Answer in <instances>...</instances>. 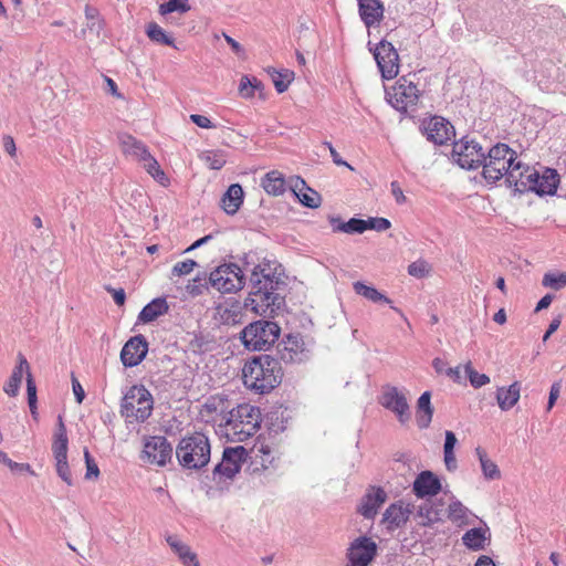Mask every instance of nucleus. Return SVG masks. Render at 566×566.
<instances>
[{
    "label": "nucleus",
    "instance_id": "29",
    "mask_svg": "<svg viewBox=\"0 0 566 566\" xmlns=\"http://www.w3.org/2000/svg\"><path fill=\"white\" fill-rule=\"evenodd\" d=\"M120 145L125 155L133 157L140 164L150 155L146 145L130 135L122 136Z\"/></svg>",
    "mask_w": 566,
    "mask_h": 566
},
{
    "label": "nucleus",
    "instance_id": "22",
    "mask_svg": "<svg viewBox=\"0 0 566 566\" xmlns=\"http://www.w3.org/2000/svg\"><path fill=\"white\" fill-rule=\"evenodd\" d=\"M412 491L419 499L434 496L441 491V482L433 472L422 471L415 479Z\"/></svg>",
    "mask_w": 566,
    "mask_h": 566
},
{
    "label": "nucleus",
    "instance_id": "26",
    "mask_svg": "<svg viewBox=\"0 0 566 566\" xmlns=\"http://www.w3.org/2000/svg\"><path fill=\"white\" fill-rule=\"evenodd\" d=\"M536 181V185L531 191H534L539 196L553 195L557 189L559 176L555 169L542 168V171L538 175V180Z\"/></svg>",
    "mask_w": 566,
    "mask_h": 566
},
{
    "label": "nucleus",
    "instance_id": "32",
    "mask_svg": "<svg viewBox=\"0 0 566 566\" xmlns=\"http://www.w3.org/2000/svg\"><path fill=\"white\" fill-rule=\"evenodd\" d=\"M252 457L263 469H268L274 461L276 450L265 441H256L251 449Z\"/></svg>",
    "mask_w": 566,
    "mask_h": 566
},
{
    "label": "nucleus",
    "instance_id": "21",
    "mask_svg": "<svg viewBox=\"0 0 566 566\" xmlns=\"http://www.w3.org/2000/svg\"><path fill=\"white\" fill-rule=\"evenodd\" d=\"M413 506L411 504H405L403 502H398L390 504L382 516V523L386 525L388 531H394L403 526L410 515L412 514Z\"/></svg>",
    "mask_w": 566,
    "mask_h": 566
},
{
    "label": "nucleus",
    "instance_id": "56",
    "mask_svg": "<svg viewBox=\"0 0 566 566\" xmlns=\"http://www.w3.org/2000/svg\"><path fill=\"white\" fill-rule=\"evenodd\" d=\"M69 439H54L52 451L54 459L67 458Z\"/></svg>",
    "mask_w": 566,
    "mask_h": 566
},
{
    "label": "nucleus",
    "instance_id": "16",
    "mask_svg": "<svg viewBox=\"0 0 566 566\" xmlns=\"http://www.w3.org/2000/svg\"><path fill=\"white\" fill-rule=\"evenodd\" d=\"M245 453L243 447L226 448L221 462L213 470V479H232L240 471Z\"/></svg>",
    "mask_w": 566,
    "mask_h": 566
},
{
    "label": "nucleus",
    "instance_id": "63",
    "mask_svg": "<svg viewBox=\"0 0 566 566\" xmlns=\"http://www.w3.org/2000/svg\"><path fill=\"white\" fill-rule=\"evenodd\" d=\"M446 440L443 451H454V447L458 442L455 434L452 431H446Z\"/></svg>",
    "mask_w": 566,
    "mask_h": 566
},
{
    "label": "nucleus",
    "instance_id": "28",
    "mask_svg": "<svg viewBox=\"0 0 566 566\" xmlns=\"http://www.w3.org/2000/svg\"><path fill=\"white\" fill-rule=\"evenodd\" d=\"M448 518L458 526H464L473 524L478 517L462 502L454 499L448 506Z\"/></svg>",
    "mask_w": 566,
    "mask_h": 566
},
{
    "label": "nucleus",
    "instance_id": "20",
    "mask_svg": "<svg viewBox=\"0 0 566 566\" xmlns=\"http://www.w3.org/2000/svg\"><path fill=\"white\" fill-rule=\"evenodd\" d=\"M244 310H248L244 302L235 298H227L216 307L219 321L224 325L240 324L244 317Z\"/></svg>",
    "mask_w": 566,
    "mask_h": 566
},
{
    "label": "nucleus",
    "instance_id": "1",
    "mask_svg": "<svg viewBox=\"0 0 566 566\" xmlns=\"http://www.w3.org/2000/svg\"><path fill=\"white\" fill-rule=\"evenodd\" d=\"M283 270L275 260L263 259L252 266L250 275V292L244 300L248 310L256 315L273 316L285 304L282 277Z\"/></svg>",
    "mask_w": 566,
    "mask_h": 566
},
{
    "label": "nucleus",
    "instance_id": "25",
    "mask_svg": "<svg viewBox=\"0 0 566 566\" xmlns=\"http://www.w3.org/2000/svg\"><path fill=\"white\" fill-rule=\"evenodd\" d=\"M358 12L367 28L378 24L384 18V4L380 0H357Z\"/></svg>",
    "mask_w": 566,
    "mask_h": 566
},
{
    "label": "nucleus",
    "instance_id": "48",
    "mask_svg": "<svg viewBox=\"0 0 566 566\" xmlns=\"http://www.w3.org/2000/svg\"><path fill=\"white\" fill-rule=\"evenodd\" d=\"M190 10V6L187 0H169L161 3L159 7L160 14L165 15L175 11L185 13Z\"/></svg>",
    "mask_w": 566,
    "mask_h": 566
},
{
    "label": "nucleus",
    "instance_id": "31",
    "mask_svg": "<svg viewBox=\"0 0 566 566\" xmlns=\"http://www.w3.org/2000/svg\"><path fill=\"white\" fill-rule=\"evenodd\" d=\"M490 537L488 527H473L462 536V543L472 551H481L485 547Z\"/></svg>",
    "mask_w": 566,
    "mask_h": 566
},
{
    "label": "nucleus",
    "instance_id": "51",
    "mask_svg": "<svg viewBox=\"0 0 566 566\" xmlns=\"http://www.w3.org/2000/svg\"><path fill=\"white\" fill-rule=\"evenodd\" d=\"M430 271L431 265L424 260H417L408 266V273L418 279L427 276Z\"/></svg>",
    "mask_w": 566,
    "mask_h": 566
},
{
    "label": "nucleus",
    "instance_id": "15",
    "mask_svg": "<svg viewBox=\"0 0 566 566\" xmlns=\"http://www.w3.org/2000/svg\"><path fill=\"white\" fill-rule=\"evenodd\" d=\"M380 403L386 409L394 412L400 423H406L411 418L410 407L402 391L397 387L387 385L382 389Z\"/></svg>",
    "mask_w": 566,
    "mask_h": 566
},
{
    "label": "nucleus",
    "instance_id": "55",
    "mask_svg": "<svg viewBox=\"0 0 566 566\" xmlns=\"http://www.w3.org/2000/svg\"><path fill=\"white\" fill-rule=\"evenodd\" d=\"M366 230H375L378 232L386 231L390 228V221L386 218H368L365 220Z\"/></svg>",
    "mask_w": 566,
    "mask_h": 566
},
{
    "label": "nucleus",
    "instance_id": "60",
    "mask_svg": "<svg viewBox=\"0 0 566 566\" xmlns=\"http://www.w3.org/2000/svg\"><path fill=\"white\" fill-rule=\"evenodd\" d=\"M443 461L449 472H453L458 469L454 451H443Z\"/></svg>",
    "mask_w": 566,
    "mask_h": 566
},
{
    "label": "nucleus",
    "instance_id": "4",
    "mask_svg": "<svg viewBox=\"0 0 566 566\" xmlns=\"http://www.w3.org/2000/svg\"><path fill=\"white\" fill-rule=\"evenodd\" d=\"M516 159L517 154L515 150L506 144L497 143L488 151H484V160L481 165L483 178L491 185L502 178H505V181H507L509 174L518 161Z\"/></svg>",
    "mask_w": 566,
    "mask_h": 566
},
{
    "label": "nucleus",
    "instance_id": "49",
    "mask_svg": "<svg viewBox=\"0 0 566 566\" xmlns=\"http://www.w3.org/2000/svg\"><path fill=\"white\" fill-rule=\"evenodd\" d=\"M464 371L469 377L470 384L474 388H481L490 382V377L485 374H480L476 370H474L471 366V363H468L464 366Z\"/></svg>",
    "mask_w": 566,
    "mask_h": 566
},
{
    "label": "nucleus",
    "instance_id": "13",
    "mask_svg": "<svg viewBox=\"0 0 566 566\" xmlns=\"http://www.w3.org/2000/svg\"><path fill=\"white\" fill-rule=\"evenodd\" d=\"M374 57L382 78L391 80L398 75L399 55L390 42L381 40L374 50Z\"/></svg>",
    "mask_w": 566,
    "mask_h": 566
},
{
    "label": "nucleus",
    "instance_id": "36",
    "mask_svg": "<svg viewBox=\"0 0 566 566\" xmlns=\"http://www.w3.org/2000/svg\"><path fill=\"white\" fill-rule=\"evenodd\" d=\"M433 415V408L431 406V394L424 391L418 399L417 402V423L418 427L424 429L429 427Z\"/></svg>",
    "mask_w": 566,
    "mask_h": 566
},
{
    "label": "nucleus",
    "instance_id": "58",
    "mask_svg": "<svg viewBox=\"0 0 566 566\" xmlns=\"http://www.w3.org/2000/svg\"><path fill=\"white\" fill-rule=\"evenodd\" d=\"M0 462L7 464L12 471H30L28 463H18L12 461L4 452L0 450Z\"/></svg>",
    "mask_w": 566,
    "mask_h": 566
},
{
    "label": "nucleus",
    "instance_id": "35",
    "mask_svg": "<svg viewBox=\"0 0 566 566\" xmlns=\"http://www.w3.org/2000/svg\"><path fill=\"white\" fill-rule=\"evenodd\" d=\"M518 399L520 384L517 381L513 382L507 388L501 387L496 391V400L499 407L504 411L510 410L512 407H514Z\"/></svg>",
    "mask_w": 566,
    "mask_h": 566
},
{
    "label": "nucleus",
    "instance_id": "24",
    "mask_svg": "<svg viewBox=\"0 0 566 566\" xmlns=\"http://www.w3.org/2000/svg\"><path fill=\"white\" fill-rule=\"evenodd\" d=\"M290 187L303 206L312 209L318 208L321 206V195L316 190L310 188L305 180L301 177H294L291 180Z\"/></svg>",
    "mask_w": 566,
    "mask_h": 566
},
{
    "label": "nucleus",
    "instance_id": "9",
    "mask_svg": "<svg viewBox=\"0 0 566 566\" xmlns=\"http://www.w3.org/2000/svg\"><path fill=\"white\" fill-rule=\"evenodd\" d=\"M451 156L461 168L473 170L481 167L484 150L478 142L464 137L453 144Z\"/></svg>",
    "mask_w": 566,
    "mask_h": 566
},
{
    "label": "nucleus",
    "instance_id": "11",
    "mask_svg": "<svg viewBox=\"0 0 566 566\" xmlns=\"http://www.w3.org/2000/svg\"><path fill=\"white\" fill-rule=\"evenodd\" d=\"M172 458V447L163 436L149 437L144 442L140 459L148 464L166 465Z\"/></svg>",
    "mask_w": 566,
    "mask_h": 566
},
{
    "label": "nucleus",
    "instance_id": "43",
    "mask_svg": "<svg viewBox=\"0 0 566 566\" xmlns=\"http://www.w3.org/2000/svg\"><path fill=\"white\" fill-rule=\"evenodd\" d=\"M209 279L203 275H197L192 280H189L185 286V292L190 297H197L205 294L209 289Z\"/></svg>",
    "mask_w": 566,
    "mask_h": 566
},
{
    "label": "nucleus",
    "instance_id": "44",
    "mask_svg": "<svg viewBox=\"0 0 566 566\" xmlns=\"http://www.w3.org/2000/svg\"><path fill=\"white\" fill-rule=\"evenodd\" d=\"M272 81L277 93H284L294 78V73L289 70L271 72Z\"/></svg>",
    "mask_w": 566,
    "mask_h": 566
},
{
    "label": "nucleus",
    "instance_id": "54",
    "mask_svg": "<svg viewBox=\"0 0 566 566\" xmlns=\"http://www.w3.org/2000/svg\"><path fill=\"white\" fill-rule=\"evenodd\" d=\"M102 29L103 20L101 18H95L94 20H86V24L82 29V33L84 36H87L88 34L98 38Z\"/></svg>",
    "mask_w": 566,
    "mask_h": 566
},
{
    "label": "nucleus",
    "instance_id": "27",
    "mask_svg": "<svg viewBox=\"0 0 566 566\" xmlns=\"http://www.w3.org/2000/svg\"><path fill=\"white\" fill-rule=\"evenodd\" d=\"M166 541L185 566H200L197 554L193 553L190 546L181 542L177 536L169 535L167 536Z\"/></svg>",
    "mask_w": 566,
    "mask_h": 566
},
{
    "label": "nucleus",
    "instance_id": "18",
    "mask_svg": "<svg viewBox=\"0 0 566 566\" xmlns=\"http://www.w3.org/2000/svg\"><path fill=\"white\" fill-rule=\"evenodd\" d=\"M539 174L541 171L536 168L523 165L521 161H517V164L513 166L512 171L509 174L506 182L510 187H514L515 191H531L532 188H534L536 185V180H538Z\"/></svg>",
    "mask_w": 566,
    "mask_h": 566
},
{
    "label": "nucleus",
    "instance_id": "34",
    "mask_svg": "<svg viewBox=\"0 0 566 566\" xmlns=\"http://www.w3.org/2000/svg\"><path fill=\"white\" fill-rule=\"evenodd\" d=\"M30 371V366L27 361V359L20 355V363L19 365L13 369L12 375L10 379L7 381V384L3 387V390L6 394H8L11 397L17 396L19 388L22 382L23 374Z\"/></svg>",
    "mask_w": 566,
    "mask_h": 566
},
{
    "label": "nucleus",
    "instance_id": "12",
    "mask_svg": "<svg viewBox=\"0 0 566 566\" xmlns=\"http://www.w3.org/2000/svg\"><path fill=\"white\" fill-rule=\"evenodd\" d=\"M277 359L285 364H301L310 359V349L303 337L290 334L277 345Z\"/></svg>",
    "mask_w": 566,
    "mask_h": 566
},
{
    "label": "nucleus",
    "instance_id": "8",
    "mask_svg": "<svg viewBox=\"0 0 566 566\" xmlns=\"http://www.w3.org/2000/svg\"><path fill=\"white\" fill-rule=\"evenodd\" d=\"M153 405L151 394L143 385H135L123 397L120 413L129 421L133 419L144 422L150 417Z\"/></svg>",
    "mask_w": 566,
    "mask_h": 566
},
{
    "label": "nucleus",
    "instance_id": "45",
    "mask_svg": "<svg viewBox=\"0 0 566 566\" xmlns=\"http://www.w3.org/2000/svg\"><path fill=\"white\" fill-rule=\"evenodd\" d=\"M142 166L159 184L165 185L168 180L158 161L151 155L147 156L145 160L142 161Z\"/></svg>",
    "mask_w": 566,
    "mask_h": 566
},
{
    "label": "nucleus",
    "instance_id": "7",
    "mask_svg": "<svg viewBox=\"0 0 566 566\" xmlns=\"http://www.w3.org/2000/svg\"><path fill=\"white\" fill-rule=\"evenodd\" d=\"M280 333L277 323L260 319L243 328L241 339L250 350H268L279 339Z\"/></svg>",
    "mask_w": 566,
    "mask_h": 566
},
{
    "label": "nucleus",
    "instance_id": "19",
    "mask_svg": "<svg viewBox=\"0 0 566 566\" xmlns=\"http://www.w3.org/2000/svg\"><path fill=\"white\" fill-rule=\"evenodd\" d=\"M148 353V343L143 335L129 338L122 348L120 360L125 367L139 365Z\"/></svg>",
    "mask_w": 566,
    "mask_h": 566
},
{
    "label": "nucleus",
    "instance_id": "61",
    "mask_svg": "<svg viewBox=\"0 0 566 566\" xmlns=\"http://www.w3.org/2000/svg\"><path fill=\"white\" fill-rule=\"evenodd\" d=\"M190 120L201 128H214L216 127V125L212 124L211 120L207 116H203V115L192 114V115H190Z\"/></svg>",
    "mask_w": 566,
    "mask_h": 566
},
{
    "label": "nucleus",
    "instance_id": "59",
    "mask_svg": "<svg viewBox=\"0 0 566 566\" xmlns=\"http://www.w3.org/2000/svg\"><path fill=\"white\" fill-rule=\"evenodd\" d=\"M250 85L251 78L247 75L242 76L240 80L239 92L245 98L253 96V90L250 88Z\"/></svg>",
    "mask_w": 566,
    "mask_h": 566
},
{
    "label": "nucleus",
    "instance_id": "57",
    "mask_svg": "<svg viewBox=\"0 0 566 566\" xmlns=\"http://www.w3.org/2000/svg\"><path fill=\"white\" fill-rule=\"evenodd\" d=\"M84 458L86 463V479L97 478L99 474L98 467L92 459L87 449L84 450Z\"/></svg>",
    "mask_w": 566,
    "mask_h": 566
},
{
    "label": "nucleus",
    "instance_id": "40",
    "mask_svg": "<svg viewBox=\"0 0 566 566\" xmlns=\"http://www.w3.org/2000/svg\"><path fill=\"white\" fill-rule=\"evenodd\" d=\"M353 289L356 292V294L367 298L370 302H374V303L384 302L387 304H391L390 298H388L386 295H384L382 293L377 291L375 287L368 286V285L364 284L363 282H359V281L355 282L353 284Z\"/></svg>",
    "mask_w": 566,
    "mask_h": 566
},
{
    "label": "nucleus",
    "instance_id": "46",
    "mask_svg": "<svg viewBox=\"0 0 566 566\" xmlns=\"http://www.w3.org/2000/svg\"><path fill=\"white\" fill-rule=\"evenodd\" d=\"M199 157L207 167L213 170L221 169L227 161L222 151L206 150Z\"/></svg>",
    "mask_w": 566,
    "mask_h": 566
},
{
    "label": "nucleus",
    "instance_id": "64",
    "mask_svg": "<svg viewBox=\"0 0 566 566\" xmlns=\"http://www.w3.org/2000/svg\"><path fill=\"white\" fill-rule=\"evenodd\" d=\"M392 196L395 197L398 203H403L406 201V197L403 195L402 189L400 188L398 181H392L390 184Z\"/></svg>",
    "mask_w": 566,
    "mask_h": 566
},
{
    "label": "nucleus",
    "instance_id": "47",
    "mask_svg": "<svg viewBox=\"0 0 566 566\" xmlns=\"http://www.w3.org/2000/svg\"><path fill=\"white\" fill-rule=\"evenodd\" d=\"M543 285L554 290H560L566 285V272H548L543 277Z\"/></svg>",
    "mask_w": 566,
    "mask_h": 566
},
{
    "label": "nucleus",
    "instance_id": "14",
    "mask_svg": "<svg viewBox=\"0 0 566 566\" xmlns=\"http://www.w3.org/2000/svg\"><path fill=\"white\" fill-rule=\"evenodd\" d=\"M378 546L368 536H359L355 538L348 549V566H368L377 555Z\"/></svg>",
    "mask_w": 566,
    "mask_h": 566
},
{
    "label": "nucleus",
    "instance_id": "33",
    "mask_svg": "<svg viewBox=\"0 0 566 566\" xmlns=\"http://www.w3.org/2000/svg\"><path fill=\"white\" fill-rule=\"evenodd\" d=\"M285 179L282 172L272 170L265 174L261 180L264 191L271 196H281L285 191Z\"/></svg>",
    "mask_w": 566,
    "mask_h": 566
},
{
    "label": "nucleus",
    "instance_id": "39",
    "mask_svg": "<svg viewBox=\"0 0 566 566\" xmlns=\"http://www.w3.org/2000/svg\"><path fill=\"white\" fill-rule=\"evenodd\" d=\"M475 454L480 461L483 476L486 480L501 479V471H500L497 464L488 457L484 449H482L481 447H478L475 449Z\"/></svg>",
    "mask_w": 566,
    "mask_h": 566
},
{
    "label": "nucleus",
    "instance_id": "37",
    "mask_svg": "<svg viewBox=\"0 0 566 566\" xmlns=\"http://www.w3.org/2000/svg\"><path fill=\"white\" fill-rule=\"evenodd\" d=\"M168 304L165 298H155L140 311L138 319L143 323H150L168 312Z\"/></svg>",
    "mask_w": 566,
    "mask_h": 566
},
{
    "label": "nucleus",
    "instance_id": "23",
    "mask_svg": "<svg viewBox=\"0 0 566 566\" xmlns=\"http://www.w3.org/2000/svg\"><path fill=\"white\" fill-rule=\"evenodd\" d=\"M387 494L381 488H370L363 496L358 512L365 518H374L378 513L379 507L386 502Z\"/></svg>",
    "mask_w": 566,
    "mask_h": 566
},
{
    "label": "nucleus",
    "instance_id": "62",
    "mask_svg": "<svg viewBox=\"0 0 566 566\" xmlns=\"http://www.w3.org/2000/svg\"><path fill=\"white\" fill-rule=\"evenodd\" d=\"M106 291L112 294V296L114 298V302L117 305H119V306L124 305L125 300H126V294H125V291L123 289L116 290V289H113L111 286H106Z\"/></svg>",
    "mask_w": 566,
    "mask_h": 566
},
{
    "label": "nucleus",
    "instance_id": "2",
    "mask_svg": "<svg viewBox=\"0 0 566 566\" xmlns=\"http://www.w3.org/2000/svg\"><path fill=\"white\" fill-rule=\"evenodd\" d=\"M282 367L277 358L260 355L243 367V382L259 394L274 389L282 380Z\"/></svg>",
    "mask_w": 566,
    "mask_h": 566
},
{
    "label": "nucleus",
    "instance_id": "30",
    "mask_svg": "<svg viewBox=\"0 0 566 566\" xmlns=\"http://www.w3.org/2000/svg\"><path fill=\"white\" fill-rule=\"evenodd\" d=\"M243 202V189L239 184L231 185L222 196V209L228 214H234Z\"/></svg>",
    "mask_w": 566,
    "mask_h": 566
},
{
    "label": "nucleus",
    "instance_id": "52",
    "mask_svg": "<svg viewBox=\"0 0 566 566\" xmlns=\"http://www.w3.org/2000/svg\"><path fill=\"white\" fill-rule=\"evenodd\" d=\"M195 266H197V262L191 259L177 262L171 269V277L188 275Z\"/></svg>",
    "mask_w": 566,
    "mask_h": 566
},
{
    "label": "nucleus",
    "instance_id": "6",
    "mask_svg": "<svg viewBox=\"0 0 566 566\" xmlns=\"http://www.w3.org/2000/svg\"><path fill=\"white\" fill-rule=\"evenodd\" d=\"M249 256L250 254H245L243 268L229 263L214 269L209 274L210 285L221 293H234L242 290L245 285V274H251L252 266L255 265L248 260Z\"/></svg>",
    "mask_w": 566,
    "mask_h": 566
},
{
    "label": "nucleus",
    "instance_id": "38",
    "mask_svg": "<svg viewBox=\"0 0 566 566\" xmlns=\"http://www.w3.org/2000/svg\"><path fill=\"white\" fill-rule=\"evenodd\" d=\"M329 223L334 232L363 233L366 231V222L364 219L352 218L345 222L339 217H331Z\"/></svg>",
    "mask_w": 566,
    "mask_h": 566
},
{
    "label": "nucleus",
    "instance_id": "3",
    "mask_svg": "<svg viewBox=\"0 0 566 566\" xmlns=\"http://www.w3.org/2000/svg\"><path fill=\"white\" fill-rule=\"evenodd\" d=\"M224 434L231 441L242 442L260 427V409L244 403L232 409L224 422Z\"/></svg>",
    "mask_w": 566,
    "mask_h": 566
},
{
    "label": "nucleus",
    "instance_id": "50",
    "mask_svg": "<svg viewBox=\"0 0 566 566\" xmlns=\"http://www.w3.org/2000/svg\"><path fill=\"white\" fill-rule=\"evenodd\" d=\"M27 394L30 411L33 417H36V386L30 371L27 376Z\"/></svg>",
    "mask_w": 566,
    "mask_h": 566
},
{
    "label": "nucleus",
    "instance_id": "53",
    "mask_svg": "<svg viewBox=\"0 0 566 566\" xmlns=\"http://www.w3.org/2000/svg\"><path fill=\"white\" fill-rule=\"evenodd\" d=\"M57 475L69 485H72V476L67 463V458L55 459Z\"/></svg>",
    "mask_w": 566,
    "mask_h": 566
},
{
    "label": "nucleus",
    "instance_id": "42",
    "mask_svg": "<svg viewBox=\"0 0 566 566\" xmlns=\"http://www.w3.org/2000/svg\"><path fill=\"white\" fill-rule=\"evenodd\" d=\"M416 517L419 520L418 523L423 526H430L440 521L439 511L433 509L430 503L419 505Z\"/></svg>",
    "mask_w": 566,
    "mask_h": 566
},
{
    "label": "nucleus",
    "instance_id": "41",
    "mask_svg": "<svg viewBox=\"0 0 566 566\" xmlns=\"http://www.w3.org/2000/svg\"><path fill=\"white\" fill-rule=\"evenodd\" d=\"M146 34L155 43L175 46L174 39L168 35L165 30L156 22H150L147 24Z\"/></svg>",
    "mask_w": 566,
    "mask_h": 566
},
{
    "label": "nucleus",
    "instance_id": "5",
    "mask_svg": "<svg viewBox=\"0 0 566 566\" xmlns=\"http://www.w3.org/2000/svg\"><path fill=\"white\" fill-rule=\"evenodd\" d=\"M211 447L209 439L200 432L184 437L176 448L179 463L187 469L198 470L210 461Z\"/></svg>",
    "mask_w": 566,
    "mask_h": 566
},
{
    "label": "nucleus",
    "instance_id": "10",
    "mask_svg": "<svg viewBox=\"0 0 566 566\" xmlns=\"http://www.w3.org/2000/svg\"><path fill=\"white\" fill-rule=\"evenodd\" d=\"M389 103L399 112H407L408 108L417 105L420 91L415 83L401 77L392 86L391 91L387 92Z\"/></svg>",
    "mask_w": 566,
    "mask_h": 566
},
{
    "label": "nucleus",
    "instance_id": "17",
    "mask_svg": "<svg viewBox=\"0 0 566 566\" xmlns=\"http://www.w3.org/2000/svg\"><path fill=\"white\" fill-rule=\"evenodd\" d=\"M421 130L434 145H444L454 136L453 126L443 117L433 116L421 124Z\"/></svg>",
    "mask_w": 566,
    "mask_h": 566
}]
</instances>
